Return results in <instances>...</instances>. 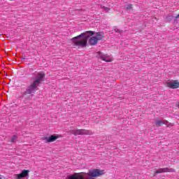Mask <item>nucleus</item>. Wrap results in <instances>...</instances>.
Returning a JSON list of instances; mask_svg holds the SVG:
<instances>
[{"mask_svg": "<svg viewBox=\"0 0 179 179\" xmlns=\"http://www.w3.org/2000/svg\"><path fill=\"white\" fill-rule=\"evenodd\" d=\"M29 173H30V171L24 169L22 171V172L19 174H15L13 176L14 179H22L26 178V177H29Z\"/></svg>", "mask_w": 179, "mask_h": 179, "instance_id": "39448f33", "label": "nucleus"}, {"mask_svg": "<svg viewBox=\"0 0 179 179\" xmlns=\"http://www.w3.org/2000/svg\"><path fill=\"white\" fill-rule=\"evenodd\" d=\"M0 179H2V178H0Z\"/></svg>", "mask_w": 179, "mask_h": 179, "instance_id": "f3484780", "label": "nucleus"}, {"mask_svg": "<svg viewBox=\"0 0 179 179\" xmlns=\"http://www.w3.org/2000/svg\"><path fill=\"white\" fill-rule=\"evenodd\" d=\"M45 78V74L44 72H38L35 78L31 84L27 87L24 94L27 96V94H34L37 90H38V85H41Z\"/></svg>", "mask_w": 179, "mask_h": 179, "instance_id": "7ed1b4c3", "label": "nucleus"}, {"mask_svg": "<svg viewBox=\"0 0 179 179\" xmlns=\"http://www.w3.org/2000/svg\"><path fill=\"white\" fill-rule=\"evenodd\" d=\"M127 9L128 10L132 9V4H129V5H127Z\"/></svg>", "mask_w": 179, "mask_h": 179, "instance_id": "2eb2a0df", "label": "nucleus"}, {"mask_svg": "<svg viewBox=\"0 0 179 179\" xmlns=\"http://www.w3.org/2000/svg\"><path fill=\"white\" fill-rule=\"evenodd\" d=\"M16 139H17V136H13L12 138H11V142H16Z\"/></svg>", "mask_w": 179, "mask_h": 179, "instance_id": "4468645a", "label": "nucleus"}, {"mask_svg": "<svg viewBox=\"0 0 179 179\" xmlns=\"http://www.w3.org/2000/svg\"><path fill=\"white\" fill-rule=\"evenodd\" d=\"M10 1H13V0H10Z\"/></svg>", "mask_w": 179, "mask_h": 179, "instance_id": "a211bd4d", "label": "nucleus"}, {"mask_svg": "<svg viewBox=\"0 0 179 179\" xmlns=\"http://www.w3.org/2000/svg\"><path fill=\"white\" fill-rule=\"evenodd\" d=\"M166 87H169V89H178L179 82L177 80H173V82H166Z\"/></svg>", "mask_w": 179, "mask_h": 179, "instance_id": "6e6552de", "label": "nucleus"}, {"mask_svg": "<svg viewBox=\"0 0 179 179\" xmlns=\"http://www.w3.org/2000/svg\"><path fill=\"white\" fill-rule=\"evenodd\" d=\"M98 58L102 59V61H105L106 62H113V58L110 57V56L107 55H103L101 52H97Z\"/></svg>", "mask_w": 179, "mask_h": 179, "instance_id": "423d86ee", "label": "nucleus"}, {"mask_svg": "<svg viewBox=\"0 0 179 179\" xmlns=\"http://www.w3.org/2000/svg\"><path fill=\"white\" fill-rule=\"evenodd\" d=\"M115 31H116V33H121V30L120 29H115Z\"/></svg>", "mask_w": 179, "mask_h": 179, "instance_id": "dca6fc26", "label": "nucleus"}, {"mask_svg": "<svg viewBox=\"0 0 179 179\" xmlns=\"http://www.w3.org/2000/svg\"><path fill=\"white\" fill-rule=\"evenodd\" d=\"M163 124H164V125H166L167 127H174V123L171 124V123L169 122V121H167V120H164Z\"/></svg>", "mask_w": 179, "mask_h": 179, "instance_id": "9b49d317", "label": "nucleus"}, {"mask_svg": "<svg viewBox=\"0 0 179 179\" xmlns=\"http://www.w3.org/2000/svg\"><path fill=\"white\" fill-rule=\"evenodd\" d=\"M155 125H156V127H162L163 125H164V123H163V121H162V120H157L156 122H155Z\"/></svg>", "mask_w": 179, "mask_h": 179, "instance_id": "f8f14e48", "label": "nucleus"}, {"mask_svg": "<svg viewBox=\"0 0 179 179\" xmlns=\"http://www.w3.org/2000/svg\"><path fill=\"white\" fill-rule=\"evenodd\" d=\"M104 174V170L93 169L87 173H76L73 175L68 176V179H96Z\"/></svg>", "mask_w": 179, "mask_h": 179, "instance_id": "f257e3e1", "label": "nucleus"}, {"mask_svg": "<svg viewBox=\"0 0 179 179\" xmlns=\"http://www.w3.org/2000/svg\"><path fill=\"white\" fill-rule=\"evenodd\" d=\"M58 138H59V135H51L50 137H43V140L45 141L47 143H51V142H55Z\"/></svg>", "mask_w": 179, "mask_h": 179, "instance_id": "1a4fd4ad", "label": "nucleus"}, {"mask_svg": "<svg viewBox=\"0 0 179 179\" xmlns=\"http://www.w3.org/2000/svg\"><path fill=\"white\" fill-rule=\"evenodd\" d=\"M104 38V36L101 34V32H97L94 36H92L89 40L90 45H96L99 41L103 40Z\"/></svg>", "mask_w": 179, "mask_h": 179, "instance_id": "20e7f679", "label": "nucleus"}, {"mask_svg": "<svg viewBox=\"0 0 179 179\" xmlns=\"http://www.w3.org/2000/svg\"><path fill=\"white\" fill-rule=\"evenodd\" d=\"M101 9H103V10H106V12H109L110 8L106 6H101Z\"/></svg>", "mask_w": 179, "mask_h": 179, "instance_id": "ddd939ff", "label": "nucleus"}, {"mask_svg": "<svg viewBox=\"0 0 179 179\" xmlns=\"http://www.w3.org/2000/svg\"><path fill=\"white\" fill-rule=\"evenodd\" d=\"M94 32L93 31H87L82 33L76 37L71 39L73 47H78V48H85L87 46V39L90 36H93Z\"/></svg>", "mask_w": 179, "mask_h": 179, "instance_id": "f03ea898", "label": "nucleus"}, {"mask_svg": "<svg viewBox=\"0 0 179 179\" xmlns=\"http://www.w3.org/2000/svg\"><path fill=\"white\" fill-rule=\"evenodd\" d=\"M73 135H90V131L87 129H76L72 131Z\"/></svg>", "mask_w": 179, "mask_h": 179, "instance_id": "0eeeda50", "label": "nucleus"}, {"mask_svg": "<svg viewBox=\"0 0 179 179\" xmlns=\"http://www.w3.org/2000/svg\"><path fill=\"white\" fill-rule=\"evenodd\" d=\"M174 169L169 168H161L155 171V174H162V173H173Z\"/></svg>", "mask_w": 179, "mask_h": 179, "instance_id": "9d476101", "label": "nucleus"}]
</instances>
